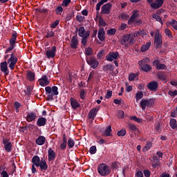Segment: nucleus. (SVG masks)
<instances>
[{"instance_id": "obj_1", "label": "nucleus", "mask_w": 177, "mask_h": 177, "mask_svg": "<svg viewBox=\"0 0 177 177\" xmlns=\"http://www.w3.org/2000/svg\"><path fill=\"white\" fill-rule=\"evenodd\" d=\"M135 36L131 35H126L120 39V44L125 47H128L131 45H133V44H135Z\"/></svg>"}, {"instance_id": "obj_2", "label": "nucleus", "mask_w": 177, "mask_h": 177, "mask_svg": "<svg viewBox=\"0 0 177 177\" xmlns=\"http://www.w3.org/2000/svg\"><path fill=\"white\" fill-rule=\"evenodd\" d=\"M97 172L101 176H107L111 174V169L110 167L105 163L100 164L97 167Z\"/></svg>"}, {"instance_id": "obj_3", "label": "nucleus", "mask_w": 177, "mask_h": 177, "mask_svg": "<svg viewBox=\"0 0 177 177\" xmlns=\"http://www.w3.org/2000/svg\"><path fill=\"white\" fill-rule=\"evenodd\" d=\"M45 91L49 100H52L53 96L59 95L57 86H55L52 88L50 86H47L45 88Z\"/></svg>"}, {"instance_id": "obj_4", "label": "nucleus", "mask_w": 177, "mask_h": 177, "mask_svg": "<svg viewBox=\"0 0 177 177\" xmlns=\"http://www.w3.org/2000/svg\"><path fill=\"white\" fill-rule=\"evenodd\" d=\"M17 57H16L15 53H11L7 61V64H8V67L10 70H15V66L17 63Z\"/></svg>"}, {"instance_id": "obj_5", "label": "nucleus", "mask_w": 177, "mask_h": 177, "mask_svg": "<svg viewBox=\"0 0 177 177\" xmlns=\"http://www.w3.org/2000/svg\"><path fill=\"white\" fill-rule=\"evenodd\" d=\"M154 44L156 48H161L162 45V37L160 35V30L158 29L156 30Z\"/></svg>"}, {"instance_id": "obj_6", "label": "nucleus", "mask_w": 177, "mask_h": 177, "mask_svg": "<svg viewBox=\"0 0 177 177\" xmlns=\"http://www.w3.org/2000/svg\"><path fill=\"white\" fill-rule=\"evenodd\" d=\"M118 57H120V53L118 52H111L106 56L107 62H113L114 60H117Z\"/></svg>"}, {"instance_id": "obj_7", "label": "nucleus", "mask_w": 177, "mask_h": 177, "mask_svg": "<svg viewBox=\"0 0 177 177\" xmlns=\"http://www.w3.org/2000/svg\"><path fill=\"white\" fill-rule=\"evenodd\" d=\"M139 17V10H136L133 11L132 15L131 16L130 19L128 20L129 26H131L135 23V21L138 19Z\"/></svg>"}, {"instance_id": "obj_8", "label": "nucleus", "mask_w": 177, "mask_h": 177, "mask_svg": "<svg viewBox=\"0 0 177 177\" xmlns=\"http://www.w3.org/2000/svg\"><path fill=\"white\" fill-rule=\"evenodd\" d=\"M111 3H108L102 6L101 9L102 15H110V12L111 10Z\"/></svg>"}, {"instance_id": "obj_9", "label": "nucleus", "mask_w": 177, "mask_h": 177, "mask_svg": "<svg viewBox=\"0 0 177 177\" xmlns=\"http://www.w3.org/2000/svg\"><path fill=\"white\" fill-rule=\"evenodd\" d=\"M3 145H4V149L7 153H10V151H12V142L9 141V139L3 138Z\"/></svg>"}, {"instance_id": "obj_10", "label": "nucleus", "mask_w": 177, "mask_h": 177, "mask_svg": "<svg viewBox=\"0 0 177 177\" xmlns=\"http://www.w3.org/2000/svg\"><path fill=\"white\" fill-rule=\"evenodd\" d=\"M90 34H91V32L85 30V28H84L83 26L79 28V30H78L79 37H81L82 38H88Z\"/></svg>"}, {"instance_id": "obj_11", "label": "nucleus", "mask_w": 177, "mask_h": 177, "mask_svg": "<svg viewBox=\"0 0 177 177\" xmlns=\"http://www.w3.org/2000/svg\"><path fill=\"white\" fill-rule=\"evenodd\" d=\"M56 46H53L51 49L48 50L46 53V56L48 59H53L56 56Z\"/></svg>"}, {"instance_id": "obj_12", "label": "nucleus", "mask_w": 177, "mask_h": 177, "mask_svg": "<svg viewBox=\"0 0 177 177\" xmlns=\"http://www.w3.org/2000/svg\"><path fill=\"white\" fill-rule=\"evenodd\" d=\"M87 63L91 66V68H97V66H99V62L93 57L87 59Z\"/></svg>"}, {"instance_id": "obj_13", "label": "nucleus", "mask_w": 177, "mask_h": 177, "mask_svg": "<svg viewBox=\"0 0 177 177\" xmlns=\"http://www.w3.org/2000/svg\"><path fill=\"white\" fill-rule=\"evenodd\" d=\"M0 69L2 73H4L6 75H9V70L8 69V62L6 61L0 64Z\"/></svg>"}, {"instance_id": "obj_14", "label": "nucleus", "mask_w": 177, "mask_h": 177, "mask_svg": "<svg viewBox=\"0 0 177 177\" xmlns=\"http://www.w3.org/2000/svg\"><path fill=\"white\" fill-rule=\"evenodd\" d=\"M38 82L41 86H46L47 85H49V79H48L46 75H44L38 80Z\"/></svg>"}, {"instance_id": "obj_15", "label": "nucleus", "mask_w": 177, "mask_h": 177, "mask_svg": "<svg viewBox=\"0 0 177 177\" xmlns=\"http://www.w3.org/2000/svg\"><path fill=\"white\" fill-rule=\"evenodd\" d=\"M164 0H156L155 2L151 3V8H152V9H158L162 6Z\"/></svg>"}, {"instance_id": "obj_16", "label": "nucleus", "mask_w": 177, "mask_h": 177, "mask_svg": "<svg viewBox=\"0 0 177 177\" xmlns=\"http://www.w3.org/2000/svg\"><path fill=\"white\" fill-rule=\"evenodd\" d=\"M153 66H156V70H167V66L164 64H160L158 60L153 62Z\"/></svg>"}, {"instance_id": "obj_17", "label": "nucleus", "mask_w": 177, "mask_h": 177, "mask_svg": "<svg viewBox=\"0 0 177 177\" xmlns=\"http://www.w3.org/2000/svg\"><path fill=\"white\" fill-rule=\"evenodd\" d=\"M48 161H53L55 158H56V153H55V151H53L52 148L48 149Z\"/></svg>"}, {"instance_id": "obj_18", "label": "nucleus", "mask_w": 177, "mask_h": 177, "mask_svg": "<svg viewBox=\"0 0 177 177\" xmlns=\"http://www.w3.org/2000/svg\"><path fill=\"white\" fill-rule=\"evenodd\" d=\"M71 46L73 49H77L78 46V38L77 36H73L71 40Z\"/></svg>"}, {"instance_id": "obj_19", "label": "nucleus", "mask_w": 177, "mask_h": 177, "mask_svg": "<svg viewBox=\"0 0 177 177\" xmlns=\"http://www.w3.org/2000/svg\"><path fill=\"white\" fill-rule=\"evenodd\" d=\"M36 118L37 114L34 112H30L28 113L26 116V121H28V122H32V121H35Z\"/></svg>"}, {"instance_id": "obj_20", "label": "nucleus", "mask_w": 177, "mask_h": 177, "mask_svg": "<svg viewBox=\"0 0 177 177\" xmlns=\"http://www.w3.org/2000/svg\"><path fill=\"white\" fill-rule=\"evenodd\" d=\"M140 106L142 110H146V107L150 106V100H142Z\"/></svg>"}, {"instance_id": "obj_21", "label": "nucleus", "mask_w": 177, "mask_h": 177, "mask_svg": "<svg viewBox=\"0 0 177 177\" xmlns=\"http://www.w3.org/2000/svg\"><path fill=\"white\" fill-rule=\"evenodd\" d=\"M147 88L150 91H157V88H158V83L156 82H151L147 84Z\"/></svg>"}, {"instance_id": "obj_22", "label": "nucleus", "mask_w": 177, "mask_h": 177, "mask_svg": "<svg viewBox=\"0 0 177 177\" xmlns=\"http://www.w3.org/2000/svg\"><path fill=\"white\" fill-rule=\"evenodd\" d=\"M100 109V108L97 107L91 109L88 113V118H92L93 120V118L96 117V114H97V112L99 111Z\"/></svg>"}, {"instance_id": "obj_23", "label": "nucleus", "mask_w": 177, "mask_h": 177, "mask_svg": "<svg viewBox=\"0 0 177 177\" xmlns=\"http://www.w3.org/2000/svg\"><path fill=\"white\" fill-rule=\"evenodd\" d=\"M46 141V138L44 136H39L36 139V145H38L39 146H42L43 145H45V142Z\"/></svg>"}, {"instance_id": "obj_24", "label": "nucleus", "mask_w": 177, "mask_h": 177, "mask_svg": "<svg viewBox=\"0 0 177 177\" xmlns=\"http://www.w3.org/2000/svg\"><path fill=\"white\" fill-rule=\"evenodd\" d=\"M71 106L73 110H75V109H78L80 107V104H79L78 101H77L75 99L71 97Z\"/></svg>"}, {"instance_id": "obj_25", "label": "nucleus", "mask_w": 177, "mask_h": 177, "mask_svg": "<svg viewBox=\"0 0 177 177\" xmlns=\"http://www.w3.org/2000/svg\"><path fill=\"white\" fill-rule=\"evenodd\" d=\"M39 167H40L41 171H46L48 169V164H46V161H45V159L42 158L41 160L39 163Z\"/></svg>"}, {"instance_id": "obj_26", "label": "nucleus", "mask_w": 177, "mask_h": 177, "mask_svg": "<svg viewBox=\"0 0 177 177\" xmlns=\"http://www.w3.org/2000/svg\"><path fill=\"white\" fill-rule=\"evenodd\" d=\"M46 118H39L37 121V127H45V125H46Z\"/></svg>"}, {"instance_id": "obj_27", "label": "nucleus", "mask_w": 177, "mask_h": 177, "mask_svg": "<svg viewBox=\"0 0 177 177\" xmlns=\"http://www.w3.org/2000/svg\"><path fill=\"white\" fill-rule=\"evenodd\" d=\"M104 28H100L98 30V39H100V41H104Z\"/></svg>"}, {"instance_id": "obj_28", "label": "nucleus", "mask_w": 177, "mask_h": 177, "mask_svg": "<svg viewBox=\"0 0 177 177\" xmlns=\"http://www.w3.org/2000/svg\"><path fill=\"white\" fill-rule=\"evenodd\" d=\"M40 162H41V159L39 158V156H35L32 158V165H35V167H39Z\"/></svg>"}, {"instance_id": "obj_29", "label": "nucleus", "mask_w": 177, "mask_h": 177, "mask_svg": "<svg viewBox=\"0 0 177 177\" xmlns=\"http://www.w3.org/2000/svg\"><path fill=\"white\" fill-rule=\"evenodd\" d=\"M60 147L62 150H66L67 149V137H66V135H63V142L60 145Z\"/></svg>"}, {"instance_id": "obj_30", "label": "nucleus", "mask_w": 177, "mask_h": 177, "mask_svg": "<svg viewBox=\"0 0 177 177\" xmlns=\"http://www.w3.org/2000/svg\"><path fill=\"white\" fill-rule=\"evenodd\" d=\"M17 39V33L13 32L12 34V37L10 39V45H12L15 46V44H16V39Z\"/></svg>"}, {"instance_id": "obj_31", "label": "nucleus", "mask_w": 177, "mask_h": 177, "mask_svg": "<svg viewBox=\"0 0 177 177\" xmlns=\"http://www.w3.org/2000/svg\"><path fill=\"white\" fill-rule=\"evenodd\" d=\"M141 68V70L142 71H145V73H149V71H151V66L149 64H142V65H139Z\"/></svg>"}, {"instance_id": "obj_32", "label": "nucleus", "mask_w": 177, "mask_h": 177, "mask_svg": "<svg viewBox=\"0 0 177 177\" xmlns=\"http://www.w3.org/2000/svg\"><path fill=\"white\" fill-rule=\"evenodd\" d=\"M151 46V42L150 41L147 42L146 44H144L141 46V52H146L147 50H149Z\"/></svg>"}, {"instance_id": "obj_33", "label": "nucleus", "mask_w": 177, "mask_h": 177, "mask_svg": "<svg viewBox=\"0 0 177 177\" xmlns=\"http://www.w3.org/2000/svg\"><path fill=\"white\" fill-rule=\"evenodd\" d=\"M26 78L28 81H34L35 80V74L31 71H28Z\"/></svg>"}, {"instance_id": "obj_34", "label": "nucleus", "mask_w": 177, "mask_h": 177, "mask_svg": "<svg viewBox=\"0 0 177 177\" xmlns=\"http://www.w3.org/2000/svg\"><path fill=\"white\" fill-rule=\"evenodd\" d=\"M127 128H129L131 132H138V131H139L138 127L133 124H129Z\"/></svg>"}, {"instance_id": "obj_35", "label": "nucleus", "mask_w": 177, "mask_h": 177, "mask_svg": "<svg viewBox=\"0 0 177 177\" xmlns=\"http://www.w3.org/2000/svg\"><path fill=\"white\" fill-rule=\"evenodd\" d=\"M111 126H109L103 133L104 136H111Z\"/></svg>"}, {"instance_id": "obj_36", "label": "nucleus", "mask_w": 177, "mask_h": 177, "mask_svg": "<svg viewBox=\"0 0 177 177\" xmlns=\"http://www.w3.org/2000/svg\"><path fill=\"white\" fill-rule=\"evenodd\" d=\"M75 145V141L73 138H69L68 140V149H73Z\"/></svg>"}, {"instance_id": "obj_37", "label": "nucleus", "mask_w": 177, "mask_h": 177, "mask_svg": "<svg viewBox=\"0 0 177 177\" xmlns=\"http://www.w3.org/2000/svg\"><path fill=\"white\" fill-rule=\"evenodd\" d=\"M169 125L172 129H175L176 128H177L176 120L171 119L169 122Z\"/></svg>"}, {"instance_id": "obj_38", "label": "nucleus", "mask_w": 177, "mask_h": 177, "mask_svg": "<svg viewBox=\"0 0 177 177\" xmlns=\"http://www.w3.org/2000/svg\"><path fill=\"white\" fill-rule=\"evenodd\" d=\"M143 98V92L142 91H138L136 95V100L138 103V102H139V100H140V99Z\"/></svg>"}, {"instance_id": "obj_39", "label": "nucleus", "mask_w": 177, "mask_h": 177, "mask_svg": "<svg viewBox=\"0 0 177 177\" xmlns=\"http://www.w3.org/2000/svg\"><path fill=\"white\" fill-rule=\"evenodd\" d=\"M151 146H153V144L151 142H148L146 145L142 148V151H147L148 150H150Z\"/></svg>"}, {"instance_id": "obj_40", "label": "nucleus", "mask_w": 177, "mask_h": 177, "mask_svg": "<svg viewBox=\"0 0 177 177\" xmlns=\"http://www.w3.org/2000/svg\"><path fill=\"white\" fill-rule=\"evenodd\" d=\"M85 54L86 56H92V55H93V50H92V48L88 47L86 48Z\"/></svg>"}, {"instance_id": "obj_41", "label": "nucleus", "mask_w": 177, "mask_h": 177, "mask_svg": "<svg viewBox=\"0 0 177 177\" xmlns=\"http://www.w3.org/2000/svg\"><path fill=\"white\" fill-rule=\"evenodd\" d=\"M150 62V59L148 57L143 59L142 60L139 61L138 64L139 66H142V64H147V63Z\"/></svg>"}, {"instance_id": "obj_42", "label": "nucleus", "mask_w": 177, "mask_h": 177, "mask_svg": "<svg viewBox=\"0 0 177 177\" xmlns=\"http://www.w3.org/2000/svg\"><path fill=\"white\" fill-rule=\"evenodd\" d=\"M14 106L16 110V113H19V111H20V107H21V104L19 102H15Z\"/></svg>"}, {"instance_id": "obj_43", "label": "nucleus", "mask_w": 177, "mask_h": 177, "mask_svg": "<svg viewBox=\"0 0 177 177\" xmlns=\"http://www.w3.org/2000/svg\"><path fill=\"white\" fill-rule=\"evenodd\" d=\"M170 26H171V27H173V28L174 30H177V21L175 19H172L170 22H169Z\"/></svg>"}, {"instance_id": "obj_44", "label": "nucleus", "mask_w": 177, "mask_h": 177, "mask_svg": "<svg viewBox=\"0 0 177 177\" xmlns=\"http://www.w3.org/2000/svg\"><path fill=\"white\" fill-rule=\"evenodd\" d=\"M152 17H153V19H154V20H156V21H159V23H160V24H162V19H161L160 18V16H158L156 14H153L152 15Z\"/></svg>"}, {"instance_id": "obj_45", "label": "nucleus", "mask_w": 177, "mask_h": 177, "mask_svg": "<svg viewBox=\"0 0 177 177\" xmlns=\"http://www.w3.org/2000/svg\"><path fill=\"white\" fill-rule=\"evenodd\" d=\"M165 35L168 37V38H172V32H171L169 29L166 28L165 30Z\"/></svg>"}, {"instance_id": "obj_46", "label": "nucleus", "mask_w": 177, "mask_h": 177, "mask_svg": "<svg viewBox=\"0 0 177 177\" xmlns=\"http://www.w3.org/2000/svg\"><path fill=\"white\" fill-rule=\"evenodd\" d=\"M55 36V32H53V30H48L47 35H46V38H52V37Z\"/></svg>"}, {"instance_id": "obj_47", "label": "nucleus", "mask_w": 177, "mask_h": 177, "mask_svg": "<svg viewBox=\"0 0 177 177\" xmlns=\"http://www.w3.org/2000/svg\"><path fill=\"white\" fill-rule=\"evenodd\" d=\"M62 12H63V7H62V6H58V7L55 9V13H56V15H62Z\"/></svg>"}, {"instance_id": "obj_48", "label": "nucleus", "mask_w": 177, "mask_h": 177, "mask_svg": "<svg viewBox=\"0 0 177 177\" xmlns=\"http://www.w3.org/2000/svg\"><path fill=\"white\" fill-rule=\"evenodd\" d=\"M120 18L122 20H128V19H129V15L122 13L120 15Z\"/></svg>"}, {"instance_id": "obj_49", "label": "nucleus", "mask_w": 177, "mask_h": 177, "mask_svg": "<svg viewBox=\"0 0 177 177\" xmlns=\"http://www.w3.org/2000/svg\"><path fill=\"white\" fill-rule=\"evenodd\" d=\"M136 77H138V74H136V73H131L129 75V81H133L135 80V78H136Z\"/></svg>"}, {"instance_id": "obj_50", "label": "nucleus", "mask_w": 177, "mask_h": 177, "mask_svg": "<svg viewBox=\"0 0 177 177\" xmlns=\"http://www.w3.org/2000/svg\"><path fill=\"white\" fill-rule=\"evenodd\" d=\"M104 70L105 71H113V65L111 64H107L104 66Z\"/></svg>"}, {"instance_id": "obj_51", "label": "nucleus", "mask_w": 177, "mask_h": 177, "mask_svg": "<svg viewBox=\"0 0 177 177\" xmlns=\"http://www.w3.org/2000/svg\"><path fill=\"white\" fill-rule=\"evenodd\" d=\"M115 32H117V30H115V28H111L107 30V34L109 35H114Z\"/></svg>"}, {"instance_id": "obj_52", "label": "nucleus", "mask_w": 177, "mask_h": 177, "mask_svg": "<svg viewBox=\"0 0 177 177\" xmlns=\"http://www.w3.org/2000/svg\"><path fill=\"white\" fill-rule=\"evenodd\" d=\"M127 135V131L125 129H122L118 132V136H125Z\"/></svg>"}, {"instance_id": "obj_53", "label": "nucleus", "mask_w": 177, "mask_h": 177, "mask_svg": "<svg viewBox=\"0 0 177 177\" xmlns=\"http://www.w3.org/2000/svg\"><path fill=\"white\" fill-rule=\"evenodd\" d=\"M70 2H71V0H64L62 3V6H64V8L68 6L70 4Z\"/></svg>"}, {"instance_id": "obj_54", "label": "nucleus", "mask_w": 177, "mask_h": 177, "mask_svg": "<svg viewBox=\"0 0 177 177\" xmlns=\"http://www.w3.org/2000/svg\"><path fill=\"white\" fill-rule=\"evenodd\" d=\"M80 96L84 100L85 96H86V91H85V90H81Z\"/></svg>"}, {"instance_id": "obj_55", "label": "nucleus", "mask_w": 177, "mask_h": 177, "mask_svg": "<svg viewBox=\"0 0 177 177\" xmlns=\"http://www.w3.org/2000/svg\"><path fill=\"white\" fill-rule=\"evenodd\" d=\"M57 26H59V20H56L53 24H51L50 28H56V27H57Z\"/></svg>"}, {"instance_id": "obj_56", "label": "nucleus", "mask_w": 177, "mask_h": 177, "mask_svg": "<svg viewBox=\"0 0 177 177\" xmlns=\"http://www.w3.org/2000/svg\"><path fill=\"white\" fill-rule=\"evenodd\" d=\"M91 154H95L96 153V146H93L89 150Z\"/></svg>"}, {"instance_id": "obj_57", "label": "nucleus", "mask_w": 177, "mask_h": 177, "mask_svg": "<svg viewBox=\"0 0 177 177\" xmlns=\"http://www.w3.org/2000/svg\"><path fill=\"white\" fill-rule=\"evenodd\" d=\"M112 95H113V91H108L105 95L106 99H110V97H111Z\"/></svg>"}, {"instance_id": "obj_58", "label": "nucleus", "mask_w": 177, "mask_h": 177, "mask_svg": "<svg viewBox=\"0 0 177 177\" xmlns=\"http://www.w3.org/2000/svg\"><path fill=\"white\" fill-rule=\"evenodd\" d=\"M168 95H169L170 96H173V97L176 96L177 95V91L176 90H175L174 91H169L168 92Z\"/></svg>"}, {"instance_id": "obj_59", "label": "nucleus", "mask_w": 177, "mask_h": 177, "mask_svg": "<svg viewBox=\"0 0 177 177\" xmlns=\"http://www.w3.org/2000/svg\"><path fill=\"white\" fill-rule=\"evenodd\" d=\"M76 19L77 21H80L81 23V21H84V19H85V17H82V15H77Z\"/></svg>"}, {"instance_id": "obj_60", "label": "nucleus", "mask_w": 177, "mask_h": 177, "mask_svg": "<svg viewBox=\"0 0 177 177\" xmlns=\"http://www.w3.org/2000/svg\"><path fill=\"white\" fill-rule=\"evenodd\" d=\"M130 120H133V121H136V122H142V120L140 118H138L136 116L130 118Z\"/></svg>"}, {"instance_id": "obj_61", "label": "nucleus", "mask_w": 177, "mask_h": 177, "mask_svg": "<svg viewBox=\"0 0 177 177\" xmlns=\"http://www.w3.org/2000/svg\"><path fill=\"white\" fill-rule=\"evenodd\" d=\"M99 26L100 27H106V22L102 19H100L99 21Z\"/></svg>"}, {"instance_id": "obj_62", "label": "nucleus", "mask_w": 177, "mask_h": 177, "mask_svg": "<svg viewBox=\"0 0 177 177\" xmlns=\"http://www.w3.org/2000/svg\"><path fill=\"white\" fill-rule=\"evenodd\" d=\"M133 24H136V26H140V24H142V20L140 19H137L135 20Z\"/></svg>"}, {"instance_id": "obj_63", "label": "nucleus", "mask_w": 177, "mask_h": 177, "mask_svg": "<svg viewBox=\"0 0 177 177\" xmlns=\"http://www.w3.org/2000/svg\"><path fill=\"white\" fill-rule=\"evenodd\" d=\"M142 31H139V32H136L133 34H131V35H133L134 36V39L136 37H139L140 35H142Z\"/></svg>"}, {"instance_id": "obj_64", "label": "nucleus", "mask_w": 177, "mask_h": 177, "mask_svg": "<svg viewBox=\"0 0 177 177\" xmlns=\"http://www.w3.org/2000/svg\"><path fill=\"white\" fill-rule=\"evenodd\" d=\"M2 177H9V174H8V172L6 171H3L1 174Z\"/></svg>"}]
</instances>
